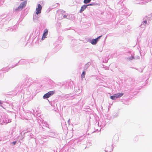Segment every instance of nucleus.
<instances>
[{"instance_id": "nucleus-1", "label": "nucleus", "mask_w": 152, "mask_h": 152, "mask_svg": "<svg viewBox=\"0 0 152 152\" xmlns=\"http://www.w3.org/2000/svg\"><path fill=\"white\" fill-rule=\"evenodd\" d=\"M55 93V91H51L48 92L43 96V98L44 99L48 98L53 95Z\"/></svg>"}, {"instance_id": "nucleus-5", "label": "nucleus", "mask_w": 152, "mask_h": 152, "mask_svg": "<svg viewBox=\"0 0 152 152\" xmlns=\"http://www.w3.org/2000/svg\"><path fill=\"white\" fill-rule=\"evenodd\" d=\"M101 36H100L99 37L97 38L93 39L92 41L91 42V43L92 45L96 44L98 41V39H99Z\"/></svg>"}, {"instance_id": "nucleus-6", "label": "nucleus", "mask_w": 152, "mask_h": 152, "mask_svg": "<svg viewBox=\"0 0 152 152\" xmlns=\"http://www.w3.org/2000/svg\"><path fill=\"white\" fill-rule=\"evenodd\" d=\"M88 5H84L82 6L80 10V13H81L83 11Z\"/></svg>"}, {"instance_id": "nucleus-9", "label": "nucleus", "mask_w": 152, "mask_h": 152, "mask_svg": "<svg viewBox=\"0 0 152 152\" xmlns=\"http://www.w3.org/2000/svg\"><path fill=\"white\" fill-rule=\"evenodd\" d=\"M117 94L118 96V97H121L124 94L123 93H118Z\"/></svg>"}, {"instance_id": "nucleus-14", "label": "nucleus", "mask_w": 152, "mask_h": 152, "mask_svg": "<svg viewBox=\"0 0 152 152\" xmlns=\"http://www.w3.org/2000/svg\"><path fill=\"white\" fill-rule=\"evenodd\" d=\"M143 22L145 24H146V23H147V21L146 20L144 21Z\"/></svg>"}, {"instance_id": "nucleus-12", "label": "nucleus", "mask_w": 152, "mask_h": 152, "mask_svg": "<svg viewBox=\"0 0 152 152\" xmlns=\"http://www.w3.org/2000/svg\"><path fill=\"white\" fill-rule=\"evenodd\" d=\"M63 18H67V16L66 15H64V16H63Z\"/></svg>"}, {"instance_id": "nucleus-16", "label": "nucleus", "mask_w": 152, "mask_h": 152, "mask_svg": "<svg viewBox=\"0 0 152 152\" xmlns=\"http://www.w3.org/2000/svg\"><path fill=\"white\" fill-rule=\"evenodd\" d=\"M1 104V101L0 100V104Z\"/></svg>"}, {"instance_id": "nucleus-3", "label": "nucleus", "mask_w": 152, "mask_h": 152, "mask_svg": "<svg viewBox=\"0 0 152 152\" xmlns=\"http://www.w3.org/2000/svg\"><path fill=\"white\" fill-rule=\"evenodd\" d=\"M27 1H25L21 3L18 7V9H22L25 7L27 4Z\"/></svg>"}, {"instance_id": "nucleus-8", "label": "nucleus", "mask_w": 152, "mask_h": 152, "mask_svg": "<svg viewBox=\"0 0 152 152\" xmlns=\"http://www.w3.org/2000/svg\"><path fill=\"white\" fill-rule=\"evenodd\" d=\"M91 1V0H84L83 2L84 3L86 4L89 3Z\"/></svg>"}, {"instance_id": "nucleus-15", "label": "nucleus", "mask_w": 152, "mask_h": 152, "mask_svg": "<svg viewBox=\"0 0 152 152\" xmlns=\"http://www.w3.org/2000/svg\"><path fill=\"white\" fill-rule=\"evenodd\" d=\"M88 6H89V5H91L92 4H88Z\"/></svg>"}, {"instance_id": "nucleus-7", "label": "nucleus", "mask_w": 152, "mask_h": 152, "mask_svg": "<svg viewBox=\"0 0 152 152\" xmlns=\"http://www.w3.org/2000/svg\"><path fill=\"white\" fill-rule=\"evenodd\" d=\"M85 74H86V73L85 71H83V72L82 73L81 75V77H82V79H83V78L85 77Z\"/></svg>"}, {"instance_id": "nucleus-11", "label": "nucleus", "mask_w": 152, "mask_h": 152, "mask_svg": "<svg viewBox=\"0 0 152 152\" xmlns=\"http://www.w3.org/2000/svg\"><path fill=\"white\" fill-rule=\"evenodd\" d=\"M114 95L115 96V97L116 98H119V97H118V96L117 94H114Z\"/></svg>"}, {"instance_id": "nucleus-2", "label": "nucleus", "mask_w": 152, "mask_h": 152, "mask_svg": "<svg viewBox=\"0 0 152 152\" xmlns=\"http://www.w3.org/2000/svg\"><path fill=\"white\" fill-rule=\"evenodd\" d=\"M42 9V7L41 5L39 4L37 6V7L36 9V14L38 15L41 12V10Z\"/></svg>"}, {"instance_id": "nucleus-10", "label": "nucleus", "mask_w": 152, "mask_h": 152, "mask_svg": "<svg viewBox=\"0 0 152 152\" xmlns=\"http://www.w3.org/2000/svg\"><path fill=\"white\" fill-rule=\"evenodd\" d=\"M110 98L112 100H114L115 99H116V98L115 97V96L114 95L113 96H111L110 97Z\"/></svg>"}, {"instance_id": "nucleus-4", "label": "nucleus", "mask_w": 152, "mask_h": 152, "mask_svg": "<svg viewBox=\"0 0 152 152\" xmlns=\"http://www.w3.org/2000/svg\"><path fill=\"white\" fill-rule=\"evenodd\" d=\"M48 30L47 29H46L44 30V33L43 34V35H42V40H44L45 38H46V36L48 34Z\"/></svg>"}, {"instance_id": "nucleus-13", "label": "nucleus", "mask_w": 152, "mask_h": 152, "mask_svg": "<svg viewBox=\"0 0 152 152\" xmlns=\"http://www.w3.org/2000/svg\"><path fill=\"white\" fill-rule=\"evenodd\" d=\"M16 143V141H15V142H13L12 143L13 144V145H15V144Z\"/></svg>"}]
</instances>
